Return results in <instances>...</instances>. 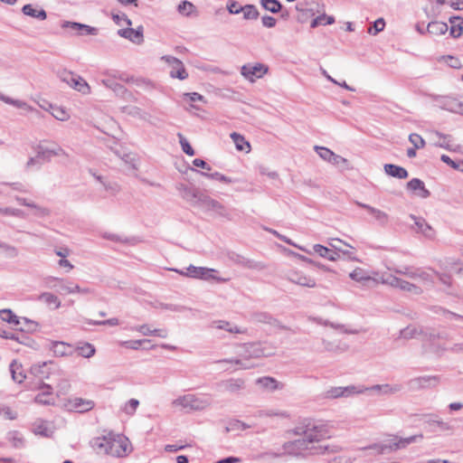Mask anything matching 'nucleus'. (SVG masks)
Returning <instances> with one entry per match:
<instances>
[{"instance_id":"nucleus-1","label":"nucleus","mask_w":463,"mask_h":463,"mask_svg":"<svg viewBox=\"0 0 463 463\" xmlns=\"http://www.w3.org/2000/svg\"><path fill=\"white\" fill-rule=\"evenodd\" d=\"M90 446L97 454L116 458L128 456L131 451L128 439L121 434L109 432L107 435L93 438Z\"/></svg>"},{"instance_id":"nucleus-2","label":"nucleus","mask_w":463,"mask_h":463,"mask_svg":"<svg viewBox=\"0 0 463 463\" xmlns=\"http://www.w3.org/2000/svg\"><path fill=\"white\" fill-rule=\"evenodd\" d=\"M242 348L243 352L240 354V358H226L218 360L215 363L236 364L239 366V369L247 370L255 367V364L250 362L251 359L269 356L272 354L271 352L267 351L266 347L258 343L244 344Z\"/></svg>"},{"instance_id":"nucleus-3","label":"nucleus","mask_w":463,"mask_h":463,"mask_svg":"<svg viewBox=\"0 0 463 463\" xmlns=\"http://www.w3.org/2000/svg\"><path fill=\"white\" fill-rule=\"evenodd\" d=\"M422 439V434H417L407 438H399L395 436L392 439L386 440L383 443L373 444L370 446L369 449H373L380 454H384L405 449L410 444L420 441Z\"/></svg>"},{"instance_id":"nucleus-4","label":"nucleus","mask_w":463,"mask_h":463,"mask_svg":"<svg viewBox=\"0 0 463 463\" xmlns=\"http://www.w3.org/2000/svg\"><path fill=\"white\" fill-rule=\"evenodd\" d=\"M212 402L207 397H200L195 394H184L172 402L174 407H180L186 411H203L210 407Z\"/></svg>"},{"instance_id":"nucleus-5","label":"nucleus","mask_w":463,"mask_h":463,"mask_svg":"<svg viewBox=\"0 0 463 463\" xmlns=\"http://www.w3.org/2000/svg\"><path fill=\"white\" fill-rule=\"evenodd\" d=\"M296 435H301L302 439L310 446H315V442L320 441L326 436V431L322 426L313 422H308L305 426H298L294 430Z\"/></svg>"},{"instance_id":"nucleus-6","label":"nucleus","mask_w":463,"mask_h":463,"mask_svg":"<svg viewBox=\"0 0 463 463\" xmlns=\"http://www.w3.org/2000/svg\"><path fill=\"white\" fill-rule=\"evenodd\" d=\"M57 75L61 81L82 94H89L90 92V88L87 81L72 71L62 70L59 71Z\"/></svg>"},{"instance_id":"nucleus-7","label":"nucleus","mask_w":463,"mask_h":463,"mask_svg":"<svg viewBox=\"0 0 463 463\" xmlns=\"http://www.w3.org/2000/svg\"><path fill=\"white\" fill-rule=\"evenodd\" d=\"M380 281L383 284L389 285L392 288H399L402 291L410 292L414 295H420L423 292L420 287L391 274L383 275Z\"/></svg>"},{"instance_id":"nucleus-8","label":"nucleus","mask_w":463,"mask_h":463,"mask_svg":"<svg viewBox=\"0 0 463 463\" xmlns=\"http://www.w3.org/2000/svg\"><path fill=\"white\" fill-rule=\"evenodd\" d=\"M196 207H199L207 213H213L223 217L228 216L225 206L204 192Z\"/></svg>"},{"instance_id":"nucleus-9","label":"nucleus","mask_w":463,"mask_h":463,"mask_svg":"<svg viewBox=\"0 0 463 463\" xmlns=\"http://www.w3.org/2000/svg\"><path fill=\"white\" fill-rule=\"evenodd\" d=\"M269 71L268 66L262 63H247L241 68V75L250 82L262 78Z\"/></svg>"},{"instance_id":"nucleus-10","label":"nucleus","mask_w":463,"mask_h":463,"mask_svg":"<svg viewBox=\"0 0 463 463\" xmlns=\"http://www.w3.org/2000/svg\"><path fill=\"white\" fill-rule=\"evenodd\" d=\"M314 446L308 445L302 438L288 441L283 445L284 452L288 455L298 457L304 455L307 451L313 452Z\"/></svg>"},{"instance_id":"nucleus-11","label":"nucleus","mask_w":463,"mask_h":463,"mask_svg":"<svg viewBox=\"0 0 463 463\" xmlns=\"http://www.w3.org/2000/svg\"><path fill=\"white\" fill-rule=\"evenodd\" d=\"M176 189L181 197L190 203L192 206L196 207L203 192L194 186H188L184 184H178Z\"/></svg>"},{"instance_id":"nucleus-12","label":"nucleus","mask_w":463,"mask_h":463,"mask_svg":"<svg viewBox=\"0 0 463 463\" xmlns=\"http://www.w3.org/2000/svg\"><path fill=\"white\" fill-rule=\"evenodd\" d=\"M67 156V153L59 145H54L51 147L43 145H38L36 147V158H39L43 162L51 161L53 156Z\"/></svg>"},{"instance_id":"nucleus-13","label":"nucleus","mask_w":463,"mask_h":463,"mask_svg":"<svg viewBox=\"0 0 463 463\" xmlns=\"http://www.w3.org/2000/svg\"><path fill=\"white\" fill-rule=\"evenodd\" d=\"M161 59L171 67L169 74L172 78L183 80L188 77L184 65L179 59L171 55H165Z\"/></svg>"},{"instance_id":"nucleus-14","label":"nucleus","mask_w":463,"mask_h":463,"mask_svg":"<svg viewBox=\"0 0 463 463\" xmlns=\"http://www.w3.org/2000/svg\"><path fill=\"white\" fill-rule=\"evenodd\" d=\"M410 218L413 221L415 232L422 234L428 240H434L436 237V231L430 225L423 217L411 214Z\"/></svg>"},{"instance_id":"nucleus-15","label":"nucleus","mask_w":463,"mask_h":463,"mask_svg":"<svg viewBox=\"0 0 463 463\" xmlns=\"http://www.w3.org/2000/svg\"><path fill=\"white\" fill-rule=\"evenodd\" d=\"M286 278L288 281L307 288H315L316 287V280L304 274L302 271L298 270H289Z\"/></svg>"},{"instance_id":"nucleus-16","label":"nucleus","mask_w":463,"mask_h":463,"mask_svg":"<svg viewBox=\"0 0 463 463\" xmlns=\"http://www.w3.org/2000/svg\"><path fill=\"white\" fill-rule=\"evenodd\" d=\"M143 33H144V29H143L142 25L137 27L136 29L128 27V28L119 29L118 31V34L120 37L128 39L130 42L137 43V44H141L144 42Z\"/></svg>"},{"instance_id":"nucleus-17","label":"nucleus","mask_w":463,"mask_h":463,"mask_svg":"<svg viewBox=\"0 0 463 463\" xmlns=\"http://www.w3.org/2000/svg\"><path fill=\"white\" fill-rule=\"evenodd\" d=\"M39 390H41V392L34 398L36 403L43 405H52L55 403L56 399L52 393V387L51 385L42 383Z\"/></svg>"},{"instance_id":"nucleus-18","label":"nucleus","mask_w":463,"mask_h":463,"mask_svg":"<svg viewBox=\"0 0 463 463\" xmlns=\"http://www.w3.org/2000/svg\"><path fill=\"white\" fill-rule=\"evenodd\" d=\"M62 28H71L72 31H76L80 35H97L98 28L83 24L76 22H63L61 24Z\"/></svg>"},{"instance_id":"nucleus-19","label":"nucleus","mask_w":463,"mask_h":463,"mask_svg":"<svg viewBox=\"0 0 463 463\" xmlns=\"http://www.w3.org/2000/svg\"><path fill=\"white\" fill-rule=\"evenodd\" d=\"M407 189L422 199H426L430 195V192L425 187L424 183L419 178H412L407 183Z\"/></svg>"},{"instance_id":"nucleus-20","label":"nucleus","mask_w":463,"mask_h":463,"mask_svg":"<svg viewBox=\"0 0 463 463\" xmlns=\"http://www.w3.org/2000/svg\"><path fill=\"white\" fill-rule=\"evenodd\" d=\"M437 383V376H420L410 380L408 383L411 390L431 387L435 386Z\"/></svg>"},{"instance_id":"nucleus-21","label":"nucleus","mask_w":463,"mask_h":463,"mask_svg":"<svg viewBox=\"0 0 463 463\" xmlns=\"http://www.w3.org/2000/svg\"><path fill=\"white\" fill-rule=\"evenodd\" d=\"M256 383L264 390L274 392L276 390H282L284 384L278 382L275 378L269 376H264L258 378Z\"/></svg>"},{"instance_id":"nucleus-22","label":"nucleus","mask_w":463,"mask_h":463,"mask_svg":"<svg viewBox=\"0 0 463 463\" xmlns=\"http://www.w3.org/2000/svg\"><path fill=\"white\" fill-rule=\"evenodd\" d=\"M421 420L430 426L437 427L439 430L445 431L449 430L451 429L449 423L443 421L436 414H423L421 416Z\"/></svg>"},{"instance_id":"nucleus-23","label":"nucleus","mask_w":463,"mask_h":463,"mask_svg":"<svg viewBox=\"0 0 463 463\" xmlns=\"http://www.w3.org/2000/svg\"><path fill=\"white\" fill-rule=\"evenodd\" d=\"M357 205L365 209L381 225L387 223L388 214L386 213L363 203H357Z\"/></svg>"},{"instance_id":"nucleus-24","label":"nucleus","mask_w":463,"mask_h":463,"mask_svg":"<svg viewBox=\"0 0 463 463\" xmlns=\"http://www.w3.org/2000/svg\"><path fill=\"white\" fill-rule=\"evenodd\" d=\"M384 172L392 177L398 178V179H406L409 175L408 171L400 165H393V164H385L384 166Z\"/></svg>"},{"instance_id":"nucleus-25","label":"nucleus","mask_w":463,"mask_h":463,"mask_svg":"<svg viewBox=\"0 0 463 463\" xmlns=\"http://www.w3.org/2000/svg\"><path fill=\"white\" fill-rule=\"evenodd\" d=\"M258 418H279V419H288L290 414L284 410L279 409H265L259 411L256 415Z\"/></svg>"},{"instance_id":"nucleus-26","label":"nucleus","mask_w":463,"mask_h":463,"mask_svg":"<svg viewBox=\"0 0 463 463\" xmlns=\"http://www.w3.org/2000/svg\"><path fill=\"white\" fill-rule=\"evenodd\" d=\"M449 30L446 23L440 21H433L428 24L426 31L433 36H440L445 34Z\"/></svg>"},{"instance_id":"nucleus-27","label":"nucleus","mask_w":463,"mask_h":463,"mask_svg":"<svg viewBox=\"0 0 463 463\" xmlns=\"http://www.w3.org/2000/svg\"><path fill=\"white\" fill-rule=\"evenodd\" d=\"M450 24L449 34L453 38H458L463 33V18L460 16H451L449 19Z\"/></svg>"},{"instance_id":"nucleus-28","label":"nucleus","mask_w":463,"mask_h":463,"mask_svg":"<svg viewBox=\"0 0 463 463\" xmlns=\"http://www.w3.org/2000/svg\"><path fill=\"white\" fill-rule=\"evenodd\" d=\"M49 281H57L59 284L60 292H63L65 294H74L75 290H79V285L71 281L64 280L62 279L51 277Z\"/></svg>"},{"instance_id":"nucleus-29","label":"nucleus","mask_w":463,"mask_h":463,"mask_svg":"<svg viewBox=\"0 0 463 463\" xmlns=\"http://www.w3.org/2000/svg\"><path fill=\"white\" fill-rule=\"evenodd\" d=\"M22 12L24 15L31 16L41 21L45 20L47 17V14L43 8L36 9L31 4L24 5Z\"/></svg>"},{"instance_id":"nucleus-30","label":"nucleus","mask_w":463,"mask_h":463,"mask_svg":"<svg viewBox=\"0 0 463 463\" xmlns=\"http://www.w3.org/2000/svg\"><path fill=\"white\" fill-rule=\"evenodd\" d=\"M37 300L44 303L48 307H53L54 309H58L61 303L57 296L51 292H43L37 297Z\"/></svg>"},{"instance_id":"nucleus-31","label":"nucleus","mask_w":463,"mask_h":463,"mask_svg":"<svg viewBox=\"0 0 463 463\" xmlns=\"http://www.w3.org/2000/svg\"><path fill=\"white\" fill-rule=\"evenodd\" d=\"M313 251L318 254L320 257L327 259L331 261H335L339 258V254L337 252L332 251L330 249L321 244H315L313 246Z\"/></svg>"},{"instance_id":"nucleus-32","label":"nucleus","mask_w":463,"mask_h":463,"mask_svg":"<svg viewBox=\"0 0 463 463\" xmlns=\"http://www.w3.org/2000/svg\"><path fill=\"white\" fill-rule=\"evenodd\" d=\"M230 137L232 139L237 150L245 151L247 153L250 151V145L243 136L237 132H232Z\"/></svg>"},{"instance_id":"nucleus-33","label":"nucleus","mask_w":463,"mask_h":463,"mask_svg":"<svg viewBox=\"0 0 463 463\" xmlns=\"http://www.w3.org/2000/svg\"><path fill=\"white\" fill-rule=\"evenodd\" d=\"M443 108L450 112L463 115V101H461L458 99H455V98L446 99Z\"/></svg>"},{"instance_id":"nucleus-34","label":"nucleus","mask_w":463,"mask_h":463,"mask_svg":"<svg viewBox=\"0 0 463 463\" xmlns=\"http://www.w3.org/2000/svg\"><path fill=\"white\" fill-rule=\"evenodd\" d=\"M372 389H380V394L382 395H392L401 392L402 390V385L399 383L375 384L372 386Z\"/></svg>"},{"instance_id":"nucleus-35","label":"nucleus","mask_w":463,"mask_h":463,"mask_svg":"<svg viewBox=\"0 0 463 463\" xmlns=\"http://www.w3.org/2000/svg\"><path fill=\"white\" fill-rule=\"evenodd\" d=\"M222 386L225 391L234 393L244 388V381L242 379H229L222 382Z\"/></svg>"},{"instance_id":"nucleus-36","label":"nucleus","mask_w":463,"mask_h":463,"mask_svg":"<svg viewBox=\"0 0 463 463\" xmlns=\"http://www.w3.org/2000/svg\"><path fill=\"white\" fill-rule=\"evenodd\" d=\"M71 402L72 407L79 412L89 411L94 407V402L91 400H84L82 398H74Z\"/></svg>"},{"instance_id":"nucleus-37","label":"nucleus","mask_w":463,"mask_h":463,"mask_svg":"<svg viewBox=\"0 0 463 463\" xmlns=\"http://www.w3.org/2000/svg\"><path fill=\"white\" fill-rule=\"evenodd\" d=\"M201 277L200 279H205V280H209V279H213L217 282H221V283H224V282H227L229 281V279H225V278H221V277H217L214 275V273L217 272L216 269H209V268H204V267H202L201 268Z\"/></svg>"},{"instance_id":"nucleus-38","label":"nucleus","mask_w":463,"mask_h":463,"mask_svg":"<svg viewBox=\"0 0 463 463\" xmlns=\"http://www.w3.org/2000/svg\"><path fill=\"white\" fill-rule=\"evenodd\" d=\"M349 277L356 281V282H360V283H365L367 281H371V280H373V281H376L375 279H373V278H371L369 275H367L366 271L364 270L363 269L361 268H356L355 269H354L350 274H349Z\"/></svg>"},{"instance_id":"nucleus-39","label":"nucleus","mask_w":463,"mask_h":463,"mask_svg":"<svg viewBox=\"0 0 463 463\" xmlns=\"http://www.w3.org/2000/svg\"><path fill=\"white\" fill-rule=\"evenodd\" d=\"M254 321L262 324H269L274 326H279V321L274 318L271 315L266 312H259L253 316Z\"/></svg>"},{"instance_id":"nucleus-40","label":"nucleus","mask_w":463,"mask_h":463,"mask_svg":"<svg viewBox=\"0 0 463 463\" xmlns=\"http://www.w3.org/2000/svg\"><path fill=\"white\" fill-rule=\"evenodd\" d=\"M435 276V271L431 269H423L417 268L415 279H420L424 283H433V277Z\"/></svg>"},{"instance_id":"nucleus-41","label":"nucleus","mask_w":463,"mask_h":463,"mask_svg":"<svg viewBox=\"0 0 463 463\" xmlns=\"http://www.w3.org/2000/svg\"><path fill=\"white\" fill-rule=\"evenodd\" d=\"M212 327H214V328H217V329L225 330V331H227L229 333L240 334V333L242 332L240 328H238L237 326H232V324L230 322L225 321V320H216V321H213L212 323Z\"/></svg>"},{"instance_id":"nucleus-42","label":"nucleus","mask_w":463,"mask_h":463,"mask_svg":"<svg viewBox=\"0 0 463 463\" xmlns=\"http://www.w3.org/2000/svg\"><path fill=\"white\" fill-rule=\"evenodd\" d=\"M0 250L8 259H14L19 256V250L15 246L2 241H0Z\"/></svg>"},{"instance_id":"nucleus-43","label":"nucleus","mask_w":463,"mask_h":463,"mask_svg":"<svg viewBox=\"0 0 463 463\" xmlns=\"http://www.w3.org/2000/svg\"><path fill=\"white\" fill-rule=\"evenodd\" d=\"M51 348L57 356L68 355L71 349L70 345L63 342H53Z\"/></svg>"},{"instance_id":"nucleus-44","label":"nucleus","mask_w":463,"mask_h":463,"mask_svg":"<svg viewBox=\"0 0 463 463\" xmlns=\"http://www.w3.org/2000/svg\"><path fill=\"white\" fill-rule=\"evenodd\" d=\"M101 83L108 89L112 90L117 95L125 93L126 89L123 85L116 82L113 79L108 78L101 80Z\"/></svg>"},{"instance_id":"nucleus-45","label":"nucleus","mask_w":463,"mask_h":463,"mask_svg":"<svg viewBox=\"0 0 463 463\" xmlns=\"http://www.w3.org/2000/svg\"><path fill=\"white\" fill-rule=\"evenodd\" d=\"M10 372L12 373V378L14 382L21 383L25 379V375L23 373L21 370V365L17 364L16 361H13L10 364Z\"/></svg>"},{"instance_id":"nucleus-46","label":"nucleus","mask_w":463,"mask_h":463,"mask_svg":"<svg viewBox=\"0 0 463 463\" xmlns=\"http://www.w3.org/2000/svg\"><path fill=\"white\" fill-rule=\"evenodd\" d=\"M0 318L14 326H18L20 324V318L14 315L11 309L0 310Z\"/></svg>"},{"instance_id":"nucleus-47","label":"nucleus","mask_w":463,"mask_h":463,"mask_svg":"<svg viewBox=\"0 0 463 463\" xmlns=\"http://www.w3.org/2000/svg\"><path fill=\"white\" fill-rule=\"evenodd\" d=\"M126 111L128 115L132 116V117H135V118H138L140 119H143V120H146V121H148L149 123L151 124H154L151 120H150V116L145 112L144 110H142L141 109H139L138 107H129V108H126Z\"/></svg>"},{"instance_id":"nucleus-48","label":"nucleus","mask_w":463,"mask_h":463,"mask_svg":"<svg viewBox=\"0 0 463 463\" xmlns=\"http://www.w3.org/2000/svg\"><path fill=\"white\" fill-rule=\"evenodd\" d=\"M260 5L265 10L272 14L279 13L282 8V5L278 0H260Z\"/></svg>"},{"instance_id":"nucleus-49","label":"nucleus","mask_w":463,"mask_h":463,"mask_svg":"<svg viewBox=\"0 0 463 463\" xmlns=\"http://www.w3.org/2000/svg\"><path fill=\"white\" fill-rule=\"evenodd\" d=\"M243 13V18L245 20H256L259 17V11L256 6L253 5H246L241 8V12Z\"/></svg>"},{"instance_id":"nucleus-50","label":"nucleus","mask_w":463,"mask_h":463,"mask_svg":"<svg viewBox=\"0 0 463 463\" xmlns=\"http://www.w3.org/2000/svg\"><path fill=\"white\" fill-rule=\"evenodd\" d=\"M340 447L335 445H319L314 446L312 454H331L339 451Z\"/></svg>"},{"instance_id":"nucleus-51","label":"nucleus","mask_w":463,"mask_h":463,"mask_svg":"<svg viewBox=\"0 0 463 463\" xmlns=\"http://www.w3.org/2000/svg\"><path fill=\"white\" fill-rule=\"evenodd\" d=\"M193 171H195L197 172L198 174L209 178V179H212V180H217V181H220V182H222V183H226V184H231L232 183V180L219 173V172H215V173H212V174H207V173H203V172H201V171H198V170H195V169H192Z\"/></svg>"},{"instance_id":"nucleus-52","label":"nucleus","mask_w":463,"mask_h":463,"mask_svg":"<svg viewBox=\"0 0 463 463\" xmlns=\"http://www.w3.org/2000/svg\"><path fill=\"white\" fill-rule=\"evenodd\" d=\"M389 269L393 271L394 273L404 275L410 279H414L417 268L403 266L401 268H389Z\"/></svg>"},{"instance_id":"nucleus-53","label":"nucleus","mask_w":463,"mask_h":463,"mask_svg":"<svg viewBox=\"0 0 463 463\" xmlns=\"http://www.w3.org/2000/svg\"><path fill=\"white\" fill-rule=\"evenodd\" d=\"M78 354L85 357L90 358L95 354V347L90 344V343H84L82 345L77 347Z\"/></svg>"},{"instance_id":"nucleus-54","label":"nucleus","mask_w":463,"mask_h":463,"mask_svg":"<svg viewBox=\"0 0 463 463\" xmlns=\"http://www.w3.org/2000/svg\"><path fill=\"white\" fill-rule=\"evenodd\" d=\"M343 395L342 397H350L354 394H360L365 392L364 386H355V385H348L342 386Z\"/></svg>"},{"instance_id":"nucleus-55","label":"nucleus","mask_w":463,"mask_h":463,"mask_svg":"<svg viewBox=\"0 0 463 463\" xmlns=\"http://www.w3.org/2000/svg\"><path fill=\"white\" fill-rule=\"evenodd\" d=\"M335 23V18L333 16H328L326 14H321L313 19L311 22V27L316 28L321 24H332Z\"/></svg>"},{"instance_id":"nucleus-56","label":"nucleus","mask_w":463,"mask_h":463,"mask_svg":"<svg viewBox=\"0 0 463 463\" xmlns=\"http://www.w3.org/2000/svg\"><path fill=\"white\" fill-rule=\"evenodd\" d=\"M152 307L155 308H160V309H168L175 312H181L185 309L183 306L174 305V304H165L163 302L156 301L153 302Z\"/></svg>"},{"instance_id":"nucleus-57","label":"nucleus","mask_w":463,"mask_h":463,"mask_svg":"<svg viewBox=\"0 0 463 463\" xmlns=\"http://www.w3.org/2000/svg\"><path fill=\"white\" fill-rule=\"evenodd\" d=\"M440 159L442 162H444L453 169L463 173V159L454 161L447 155H442Z\"/></svg>"},{"instance_id":"nucleus-58","label":"nucleus","mask_w":463,"mask_h":463,"mask_svg":"<svg viewBox=\"0 0 463 463\" xmlns=\"http://www.w3.org/2000/svg\"><path fill=\"white\" fill-rule=\"evenodd\" d=\"M201 268L202 267H195L194 265H190L187 268V271L186 272H184L183 270H178V269H173L172 270H174L175 272H178L179 274L184 275V276H188V277H191V278H194V279H200V277H201L200 273L202 272L201 271Z\"/></svg>"},{"instance_id":"nucleus-59","label":"nucleus","mask_w":463,"mask_h":463,"mask_svg":"<svg viewBox=\"0 0 463 463\" xmlns=\"http://www.w3.org/2000/svg\"><path fill=\"white\" fill-rule=\"evenodd\" d=\"M0 213L7 216H14L19 218H24L25 213L23 210L12 207L0 208Z\"/></svg>"},{"instance_id":"nucleus-60","label":"nucleus","mask_w":463,"mask_h":463,"mask_svg":"<svg viewBox=\"0 0 463 463\" xmlns=\"http://www.w3.org/2000/svg\"><path fill=\"white\" fill-rule=\"evenodd\" d=\"M315 151L318 154V156L326 162L329 163L331 157L334 154L332 150L325 146H315Z\"/></svg>"},{"instance_id":"nucleus-61","label":"nucleus","mask_w":463,"mask_h":463,"mask_svg":"<svg viewBox=\"0 0 463 463\" xmlns=\"http://www.w3.org/2000/svg\"><path fill=\"white\" fill-rule=\"evenodd\" d=\"M52 109V115L58 120L65 121L69 119L70 115L69 113L62 108L60 107H51Z\"/></svg>"},{"instance_id":"nucleus-62","label":"nucleus","mask_w":463,"mask_h":463,"mask_svg":"<svg viewBox=\"0 0 463 463\" xmlns=\"http://www.w3.org/2000/svg\"><path fill=\"white\" fill-rule=\"evenodd\" d=\"M177 137L179 138V143L181 145V147H182V150L184 151V153H185L186 155L191 156H194V150L191 146V145L189 144L187 139L181 133H178Z\"/></svg>"},{"instance_id":"nucleus-63","label":"nucleus","mask_w":463,"mask_h":463,"mask_svg":"<svg viewBox=\"0 0 463 463\" xmlns=\"http://www.w3.org/2000/svg\"><path fill=\"white\" fill-rule=\"evenodd\" d=\"M138 405H139L138 400L130 399L128 402L125 403L122 410L126 414L133 415L136 412Z\"/></svg>"},{"instance_id":"nucleus-64","label":"nucleus","mask_w":463,"mask_h":463,"mask_svg":"<svg viewBox=\"0 0 463 463\" xmlns=\"http://www.w3.org/2000/svg\"><path fill=\"white\" fill-rule=\"evenodd\" d=\"M177 10L180 14L188 16L194 10V5L191 2L183 1L178 5Z\"/></svg>"}]
</instances>
